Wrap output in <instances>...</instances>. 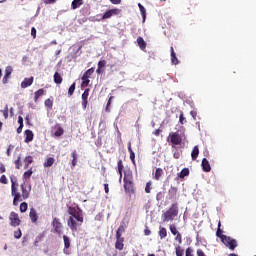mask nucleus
Wrapping results in <instances>:
<instances>
[{"label": "nucleus", "mask_w": 256, "mask_h": 256, "mask_svg": "<svg viewBox=\"0 0 256 256\" xmlns=\"http://www.w3.org/2000/svg\"><path fill=\"white\" fill-rule=\"evenodd\" d=\"M123 233H125V225L121 224L116 231V237H123Z\"/></svg>", "instance_id": "72a5a7b5"}, {"label": "nucleus", "mask_w": 256, "mask_h": 256, "mask_svg": "<svg viewBox=\"0 0 256 256\" xmlns=\"http://www.w3.org/2000/svg\"><path fill=\"white\" fill-rule=\"evenodd\" d=\"M216 237H219L221 241H223V237H227V235H223V230H221V221L218 222V229L216 231Z\"/></svg>", "instance_id": "cd10ccee"}, {"label": "nucleus", "mask_w": 256, "mask_h": 256, "mask_svg": "<svg viewBox=\"0 0 256 256\" xmlns=\"http://www.w3.org/2000/svg\"><path fill=\"white\" fill-rule=\"evenodd\" d=\"M15 169H21V156H18L17 159L14 161Z\"/></svg>", "instance_id": "37998d69"}, {"label": "nucleus", "mask_w": 256, "mask_h": 256, "mask_svg": "<svg viewBox=\"0 0 256 256\" xmlns=\"http://www.w3.org/2000/svg\"><path fill=\"white\" fill-rule=\"evenodd\" d=\"M118 173L120 175L119 180L121 181V179H123V161L122 160L118 161Z\"/></svg>", "instance_id": "c9c22d12"}, {"label": "nucleus", "mask_w": 256, "mask_h": 256, "mask_svg": "<svg viewBox=\"0 0 256 256\" xmlns=\"http://www.w3.org/2000/svg\"><path fill=\"white\" fill-rule=\"evenodd\" d=\"M185 256H193V249L191 247L186 249Z\"/></svg>", "instance_id": "864d4df0"}, {"label": "nucleus", "mask_w": 256, "mask_h": 256, "mask_svg": "<svg viewBox=\"0 0 256 256\" xmlns=\"http://www.w3.org/2000/svg\"><path fill=\"white\" fill-rule=\"evenodd\" d=\"M175 241L178 242L179 245H181V243H183V236L180 234V232H178V234H175Z\"/></svg>", "instance_id": "a18cd8bd"}, {"label": "nucleus", "mask_w": 256, "mask_h": 256, "mask_svg": "<svg viewBox=\"0 0 256 256\" xmlns=\"http://www.w3.org/2000/svg\"><path fill=\"white\" fill-rule=\"evenodd\" d=\"M222 243L231 251H235V249L237 248V240L229 236H222Z\"/></svg>", "instance_id": "423d86ee"}, {"label": "nucleus", "mask_w": 256, "mask_h": 256, "mask_svg": "<svg viewBox=\"0 0 256 256\" xmlns=\"http://www.w3.org/2000/svg\"><path fill=\"white\" fill-rule=\"evenodd\" d=\"M179 215V206L177 203L171 204L170 208L163 214V221H174L175 217Z\"/></svg>", "instance_id": "7ed1b4c3"}, {"label": "nucleus", "mask_w": 256, "mask_h": 256, "mask_svg": "<svg viewBox=\"0 0 256 256\" xmlns=\"http://www.w3.org/2000/svg\"><path fill=\"white\" fill-rule=\"evenodd\" d=\"M20 187H21V191H22V198L23 199H29L31 189L27 190V184H25V182L22 183Z\"/></svg>", "instance_id": "2eb2a0df"}, {"label": "nucleus", "mask_w": 256, "mask_h": 256, "mask_svg": "<svg viewBox=\"0 0 256 256\" xmlns=\"http://www.w3.org/2000/svg\"><path fill=\"white\" fill-rule=\"evenodd\" d=\"M151 185H152L151 181L146 183L145 193H151V189H152Z\"/></svg>", "instance_id": "09e8293b"}, {"label": "nucleus", "mask_w": 256, "mask_h": 256, "mask_svg": "<svg viewBox=\"0 0 256 256\" xmlns=\"http://www.w3.org/2000/svg\"><path fill=\"white\" fill-rule=\"evenodd\" d=\"M18 123L19 125H23V118L21 116L18 117Z\"/></svg>", "instance_id": "338daca9"}, {"label": "nucleus", "mask_w": 256, "mask_h": 256, "mask_svg": "<svg viewBox=\"0 0 256 256\" xmlns=\"http://www.w3.org/2000/svg\"><path fill=\"white\" fill-rule=\"evenodd\" d=\"M163 177V170L161 168H157L154 174V179L159 181Z\"/></svg>", "instance_id": "473e14b6"}, {"label": "nucleus", "mask_w": 256, "mask_h": 256, "mask_svg": "<svg viewBox=\"0 0 256 256\" xmlns=\"http://www.w3.org/2000/svg\"><path fill=\"white\" fill-rule=\"evenodd\" d=\"M31 36L33 39H37V29H35V27L31 28Z\"/></svg>", "instance_id": "5fc2aeb1"}, {"label": "nucleus", "mask_w": 256, "mask_h": 256, "mask_svg": "<svg viewBox=\"0 0 256 256\" xmlns=\"http://www.w3.org/2000/svg\"><path fill=\"white\" fill-rule=\"evenodd\" d=\"M128 152L130 153V161L135 165V152H133V148H131V142L128 143Z\"/></svg>", "instance_id": "c85d7f7f"}, {"label": "nucleus", "mask_w": 256, "mask_h": 256, "mask_svg": "<svg viewBox=\"0 0 256 256\" xmlns=\"http://www.w3.org/2000/svg\"><path fill=\"white\" fill-rule=\"evenodd\" d=\"M160 133H161V129H157L153 132V134L156 135V137H159Z\"/></svg>", "instance_id": "0e129e2a"}, {"label": "nucleus", "mask_w": 256, "mask_h": 256, "mask_svg": "<svg viewBox=\"0 0 256 256\" xmlns=\"http://www.w3.org/2000/svg\"><path fill=\"white\" fill-rule=\"evenodd\" d=\"M107 65V61H105V60H100L99 62H98V68L99 69H104V67Z\"/></svg>", "instance_id": "8fccbe9b"}, {"label": "nucleus", "mask_w": 256, "mask_h": 256, "mask_svg": "<svg viewBox=\"0 0 256 256\" xmlns=\"http://www.w3.org/2000/svg\"><path fill=\"white\" fill-rule=\"evenodd\" d=\"M64 239V248L69 249L71 247V240H69V237L67 235H63Z\"/></svg>", "instance_id": "4c0bfd02"}, {"label": "nucleus", "mask_w": 256, "mask_h": 256, "mask_svg": "<svg viewBox=\"0 0 256 256\" xmlns=\"http://www.w3.org/2000/svg\"><path fill=\"white\" fill-rule=\"evenodd\" d=\"M35 78L31 76L30 78H24V80L21 82V89H27V87H31L33 85V81Z\"/></svg>", "instance_id": "4468645a"}, {"label": "nucleus", "mask_w": 256, "mask_h": 256, "mask_svg": "<svg viewBox=\"0 0 256 256\" xmlns=\"http://www.w3.org/2000/svg\"><path fill=\"white\" fill-rule=\"evenodd\" d=\"M52 226L57 235H61V233H63V224L61 223V220H59L58 218L53 219Z\"/></svg>", "instance_id": "9d476101"}, {"label": "nucleus", "mask_w": 256, "mask_h": 256, "mask_svg": "<svg viewBox=\"0 0 256 256\" xmlns=\"http://www.w3.org/2000/svg\"><path fill=\"white\" fill-rule=\"evenodd\" d=\"M113 15H121V9L114 8L106 11L102 16L101 21H105V19H111Z\"/></svg>", "instance_id": "1a4fd4ad"}, {"label": "nucleus", "mask_w": 256, "mask_h": 256, "mask_svg": "<svg viewBox=\"0 0 256 256\" xmlns=\"http://www.w3.org/2000/svg\"><path fill=\"white\" fill-rule=\"evenodd\" d=\"M15 148L14 145H9L6 151V154L8 157H11V151H13V149Z\"/></svg>", "instance_id": "603ef678"}, {"label": "nucleus", "mask_w": 256, "mask_h": 256, "mask_svg": "<svg viewBox=\"0 0 256 256\" xmlns=\"http://www.w3.org/2000/svg\"><path fill=\"white\" fill-rule=\"evenodd\" d=\"M21 237H23V232H21L20 228H18L16 231H14V238L21 239Z\"/></svg>", "instance_id": "c03bdc74"}, {"label": "nucleus", "mask_w": 256, "mask_h": 256, "mask_svg": "<svg viewBox=\"0 0 256 256\" xmlns=\"http://www.w3.org/2000/svg\"><path fill=\"white\" fill-rule=\"evenodd\" d=\"M144 235H146L147 237H149V235H151V230H149L148 226H146L144 229Z\"/></svg>", "instance_id": "bf43d9fd"}, {"label": "nucleus", "mask_w": 256, "mask_h": 256, "mask_svg": "<svg viewBox=\"0 0 256 256\" xmlns=\"http://www.w3.org/2000/svg\"><path fill=\"white\" fill-rule=\"evenodd\" d=\"M177 191H179L178 189H177V187H175V186H171L170 187V189L168 190V198L170 199V200H172V199H177Z\"/></svg>", "instance_id": "f3484780"}, {"label": "nucleus", "mask_w": 256, "mask_h": 256, "mask_svg": "<svg viewBox=\"0 0 256 256\" xmlns=\"http://www.w3.org/2000/svg\"><path fill=\"white\" fill-rule=\"evenodd\" d=\"M71 157L73 158V159H72V166H71V169H73L74 167L77 166V150H73V151H72Z\"/></svg>", "instance_id": "7c9ffc66"}, {"label": "nucleus", "mask_w": 256, "mask_h": 256, "mask_svg": "<svg viewBox=\"0 0 256 256\" xmlns=\"http://www.w3.org/2000/svg\"><path fill=\"white\" fill-rule=\"evenodd\" d=\"M55 163V158L49 157L45 162H44V167H53V164Z\"/></svg>", "instance_id": "e433bc0d"}, {"label": "nucleus", "mask_w": 256, "mask_h": 256, "mask_svg": "<svg viewBox=\"0 0 256 256\" xmlns=\"http://www.w3.org/2000/svg\"><path fill=\"white\" fill-rule=\"evenodd\" d=\"M111 99H113V96H111L107 102L106 105V112L109 113V111H111V109H109V107L111 106Z\"/></svg>", "instance_id": "13d9d810"}, {"label": "nucleus", "mask_w": 256, "mask_h": 256, "mask_svg": "<svg viewBox=\"0 0 256 256\" xmlns=\"http://www.w3.org/2000/svg\"><path fill=\"white\" fill-rule=\"evenodd\" d=\"M175 251H176V256H183L184 250L183 248H181V246H176Z\"/></svg>", "instance_id": "49530a36"}, {"label": "nucleus", "mask_w": 256, "mask_h": 256, "mask_svg": "<svg viewBox=\"0 0 256 256\" xmlns=\"http://www.w3.org/2000/svg\"><path fill=\"white\" fill-rule=\"evenodd\" d=\"M44 104L45 107H47L48 109H53V100H51L50 98L46 99Z\"/></svg>", "instance_id": "79ce46f5"}, {"label": "nucleus", "mask_w": 256, "mask_h": 256, "mask_svg": "<svg viewBox=\"0 0 256 256\" xmlns=\"http://www.w3.org/2000/svg\"><path fill=\"white\" fill-rule=\"evenodd\" d=\"M137 43H138L139 48H140L142 51H145V49H147V42H145V40L143 39V37L139 36V37L137 38Z\"/></svg>", "instance_id": "4be33fe9"}, {"label": "nucleus", "mask_w": 256, "mask_h": 256, "mask_svg": "<svg viewBox=\"0 0 256 256\" xmlns=\"http://www.w3.org/2000/svg\"><path fill=\"white\" fill-rule=\"evenodd\" d=\"M21 131H23V125H20V126L17 128V133H21Z\"/></svg>", "instance_id": "774afa93"}, {"label": "nucleus", "mask_w": 256, "mask_h": 256, "mask_svg": "<svg viewBox=\"0 0 256 256\" xmlns=\"http://www.w3.org/2000/svg\"><path fill=\"white\" fill-rule=\"evenodd\" d=\"M170 53L172 65H179V59H177V54L175 53V49L173 48V46L170 48Z\"/></svg>", "instance_id": "6ab92c4d"}, {"label": "nucleus", "mask_w": 256, "mask_h": 256, "mask_svg": "<svg viewBox=\"0 0 256 256\" xmlns=\"http://www.w3.org/2000/svg\"><path fill=\"white\" fill-rule=\"evenodd\" d=\"M3 115H4V118L5 119H8L9 118V107L6 106L3 110Z\"/></svg>", "instance_id": "3c124183"}, {"label": "nucleus", "mask_w": 256, "mask_h": 256, "mask_svg": "<svg viewBox=\"0 0 256 256\" xmlns=\"http://www.w3.org/2000/svg\"><path fill=\"white\" fill-rule=\"evenodd\" d=\"M83 5V0H73L71 4V9H79Z\"/></svg>", "instance_id": "c756f323"}, {"label": "nucleus", "mask_w": 256, "mask_h": 256, "mask_svg": "<svg viewBox=\"0 0 256 256\" xmlns=\"http://www.w3.org/2000/svg\"><path fill=\"white\" fill-rule=\"evenodd\" d=\"M104 191L106 194H109V184H104Z\"/></svg>", "instance_id": "e2e57ef3"}, {"label": "nucleus", "mask_w": 256, "mask_h": 256, "mask_svg": "<svg viewBox=\"0 0 256 256\" xmlns=\"http://www.w3.org/2000/svg\"><path fill=\"white\" fill-rule=\"evenodd\" d=\"M124 193L128 196L129 201L135 199L137 188L135 187V182L133 181V171L131 169L124 170Z\"/></svg>", "instance_id": "f03ea898"}, {"label": "nucleus", "mask_w": 256, "mask_h": 256, "mask_svg": "<svg viewBox=\"0 0 256 256\" xmlns=\"http://www.w3.org/2000/svg\"><path fill=\"white\" fill-rule=\"evenodd\" d=\"M27 209H29V205L27 204V202H22L20 204L21 213H25L27 211Z\"/></svg>", "instance_id": "a19ab883"}, {"label": "nucleus", "mask_w": 256, "mask_h": 256, "mask_svg": "<svg viewBox=\"0 0 256 256\" xmlns=\"http://www.w3.org/2000/svg\"><path fill=\"white\" fill-rule=\"evenodd\" d=\"M91 89L87 88L82 93V109H87V105H89V93Z\"/></svg>", "instance_id": "9b49d317"}, {"label": "nucleus", "mask_w": 256, "mask_h": 256, "mask_svg": "<svg viewBox=\"0 0 256 256\" xmlns=\"http://www.w3.org/2000/svg\"><path fill=\"white\" fill-rule=\"evenodd\" d=\"M6 168L5 165L3 163L0 164V173H5Z\"/></svg>", "instance_id": "680f3d73"}, {"label": "nucleus", "mask_w": 256, "mask_h": 256, "mask_svg": "<svg viewBox=\"0 0 256 256\" xmlns=\"http://www.w3.org/2000/svg\"><path fill=\"white\" fill-rule=\"evenodd\" d=\"M138 7H139V10L141 12V15L143 17V20L145 21L146 17H147V10L145 9L144 6H142L141 3H138Z\"/></svg>", "instance_id": "f704fd0d"}, {"label": "nucleus", "mask_w": 256, "mask_h": 256, "mask_svg": "<svg viewBox=\"0 0 256 256\" xmlns=\"http://www.w3.org/2000/svg\"><path fill=\"white\" fill-rule=\"evenodd\" d=\"M9 221L11 227H19V225H21V219L19 218V214H17V212L10 213Z\"/></svg>", "instance_id": "6e6552de"}, {"label": "nucleus", "mask_w": 256, "mask_h": 256, "mask_svg": "<svg viewBox=\"0 0 256 256\" xmlns=\"http://www.w3.org/2000/svg\"><path fill=\"white\" fill-rule=\"evenodd\" d=\"M74 93H75V82L68 89L69 97H71Z\"/></svg>", "instance_id": "de8ad7c7"}, {"label": "nucleus", "mask_w": 256, "mask_h": 256, "mask_svg": "<svg viewBox=\"0 0 256 256\" xmlns=\"http://www.w3.org/2000/svg\"><path fill=\"white\" fill-rule=\"evenodd\" d=\"M125 238L123 237H116V242H115V249L118 251H123L125 248Z\"/></svg>", "instance_id": "f8f14e48"}, {"label": "nucleus", "mask_w": 256, "mask_h": 256, "mask_svg": "<svg viewBox=\"0 0 256 256\" xmlns=\"http://www.w3.org/2000/svg\"><path fill=\"white\" fill-rule=\"evenodd\" d=\"M52 129L54 131V137H61V135L65 133V130L63 129V127H61V124H55Z\"/></svg>", "instance_id": "ddd939ff"}, {"label": "nucleus", "mask_w": 256, "mask_h": 256, "mask_svg": "<svg viewBox=\"0 0 256 256\" xmlns=\"http://www.w3.org/2000/svg\"><path fill=\"white\" fill-rule=\"evenodd\" d=\"M179 123H181V125H184L185 123V116L183 115V112L180 113Z\"/></svg>", "instance_id": "4d7b16f0"}, {"label": "nucleus", "mask_w": 256, "mask_h": 256, "mask_svg": "<svg viewBox=\"0 0 256 256\" xmlns=\"http://www.w3.org/2000/svg\"><path fill=\"white\" fill-rule=\"evenodd\" d=\"M29 217H30L32 223H37L39 216L37 215V210H35V208L30 209Z\"/></svg>", "instance_id": "aec40b11"}, {"label": "nucleus", "mask_w": 256, "mask_h": 256, "mask_svg": "<svg viewBox=\"0 0 256 256\" xmlns=\"http://www.w3.org/2000/svg\"><path fill=\"white\" fill-rule=\"evenodd\" d=\"M33 137H34V134H33V131L31 130H26L25 131V143H31V141H33Z\"/></svg>", "instance_id": "5701e85b"}, {"label": "nucleus", "mask_w": 256, "mask_h": 256, "mask_svg": "<svg viewBox=\"0 0 256 256\" xmlns=\"http://www.w3.org/2000/svg\"><path fill=\"white\" fill-rule=\"evenodd\" d=\"M93 73H95V68L93 67L84 72L83 76L81 77L82 87H89L91 83V75H93Z\"/></svg>", "instance_id": "20e7f679"}, {"label": "nucleus", "mask_w": 256, "mask_h": 256, "mask_svg": "<svg viewBox=\"0 0 256 256\" xmlns=\"http://www.w3.org/2000/svg\"><path fill=\"white\" fill-rule=\"evenodd\" d=\"M31 175H33V168H30L26 172H24L23 174L24 181H29V179H31Z\"/></svg>", "instance_id": "2f4dec72"}, {"label": "nucleus", "mask_w": 256, "mask_h": 256, "mask_svg": "<svg viewBox=\"0 0 256 256\" xmlns=\"http://www.w3.org/2000/svg\"><path fill=\"white\" fill-rule=\"evenodd\" d=\"M202 169L205 173H209L211 171V164H209V160L207 158L202 159Z\"/></svg>", "instance_id": "a211bd4d"}, {"label": "nucleus", "mask_w": 256, "mask_h": 256, "mask_svg": "<svg viewBox=\"0 0 256 256\" xmlns=\"http://www.w3.org/2000/svg\"><path fill=\"white\" fill-rule=\"evenodd\" d=\"M169 229L172 235H177L179 233V231L177 230V226H175V224H170Z\"/></svg>", "instance_id": "ea45409f"}, {"label": "nucleus", "mask_w": 256, "mask_h": 256, "mask_svg": "<svg viewBox=\"0 0 256 256\" xmlns=\"http://www.w3.org/2000/svg\"><path fill=\"white\" fill-rule=\"evenodd\" d=\"M68 214L70 215L67 220V225L71 231H77V227L83 225V210L79 206L68 207Z\"/></svg>", "instance_id": "f257e3e1"}, {"label": "nucleus", "mask_w": 256, "mask_h": 256, "mask_svg": "<svg viewBox=\"0 0 256 256\" xmlns=\"http://www.w3.org/2000/svg\"><path fill=\"white\" fill-rule=\"evenodd\" d=\"M158 235L160 239H165V237H167V228L163 226H159Z\"/></svg>", "instance_id": "393cba45"}, {"label": "nucleus", "mask_w": 256, "mask_h": 256, "mask_svg": "<svg viewBox=\"0 0 256 256\" xmlns=\"http://www.w3.org/2000/svg\"><path fill=\"white\" fill-rule=\"evenodd\" d=\"M13 72V69L11 67H7L5 70V75L3 77V83L6 85V83L9 82V77H11V73Z\"/></svg>", "instance_id": "412c9836"}, {"label": "nucleus", "mask_w": 256, "mask_h": 256, "mask_svg": "<svg viewBox=\"0 0 256 256\" xmlns=\"http://www.w3.org/2000/svg\"><path fill=\"white\" fill-rule=\"evenodd\" d=\"M112 5H121V0H109Z\"/></svg>", "instance_id": "052dcab7"}, {"label": "nucleus", "mask_w": 256, "mask_h": 256, "mask_svg": "<svg viewBox=\"0 0 256 256\" xmlns=\"http://www.w3.org/2000/svg\"><path fill=\"white\" fill-rule=\"evenodd\" d=\"M43 95H47V91L45 89L40 88L34 93V102L37 103L39 101L40 97H43Z\"/></svg>", "instance_id": "dca6fc26"}, {"label": "nucleus", "mask_w": 256, "mask_h": 256, "mask_svg": "<svg viewBox=\"0 0 256 256\" xmlns=\"http://www.w3.org/2000/svg\"><path fill=\"white\" fill-rule=\"evenodd\" d=\"M189 176V169L184 168L179 174L180 179H185V177Z\"/></svg>", "instance_id": "58836bf2"}, {"label": "nucleus", "mask_w": 256, "mask_h": 256, "mask_svg": "<svg viewBox=\"0 0 256 256\" xmlns=\"http://www.w3.org/2000/svg\"><path fill=\"white\" fill-rule=\"evenodd\" d=\"M31 163H33V156H26L24 158V169H29Z\"/></svg>", "instance_id": "bb28decb"}, {"label": "nucleus", "mask_w": 256, "mask_h": 256, "mask_svg": "<svg viewBox=\"0 0 256 256\" xmlns=\"http://www.w3.org/2000/svg\"><path fill=\"white\" fill-rule=\"evenodd\" d=\"M54 83H56V85H61L63 83V77L59 72L54 73Z\"/></svg>", "instance_id": "a878e982"}, {"label": "nucleus", "mask_w": 256, "mask_h": 256, "mask_svg": "<svg viewBox=\"0 0 256 256\" xmlns=\"http://www.w3.org/2000/svg\"><path fill=\"white\" fill-rule=\"evenodd\" d=\"M172 145H181L183 143V138L179 135V132H171L168 136Z\"/></svg>", "instance_id": "0eeeda50"}, {"label": "nucleus", "mask_w": 256, "mask_h": 256, "mask_svg": "<svg viewBox=\"0 0 256 256\" xmlns=\"http://www.w3.org/2000/svg\"><path fill=\"white\" fill-rule=\"evenodd\" d=\"M197 157H199V146H194L191 152L192 161H196Z\"/></svg>", "instance_id": "b1692460"}, {"label": "nucleus", "mask_w": 256, "mask_h": 256, "mask_svg": "<svg viewBox=\"0 0 256 256\" xmlns=\"http://www.w3.org/2000/svg\"><path fill=\"white\" fill-rule=\"evenodd\" d=\"M11 189H12V195L14 197L13 199V205L17 206L19 205V201H21V197H23L19 192H17V188L15 187V178L11 177Z\"/></svg>", "instance_id": "39448f33"}, {"label": "nucleus", "mask_w": 256, "mask_h": 256, "mask_svg": "<svg viewBox=\"0 0 256 256\" xmlns=\"http://www.w3.org/2000/svg\"><path fill=\"white\" fill-rule=\"evenodd\" d=\"M0 183H2L3 185H7V176L2 175L0 177Z\"/></svg>", "instance_id": "6e6d98bb"}, {"label": "nucleus", "mask_w": 256, "mask_h": 256, "mask_svg": "<svg viewBox=\"0 0 256 256\" xmlns=\"http://www.w3.org/2000/svg\"><path fill=\"white\" fill-rule=\"evenodd\" d=\"M103 71L104 70H102V68H97V70H96V73H97V75H101V73H103Z\"/></svg>", "instance_id": "69168bd1"}]
</instances>
